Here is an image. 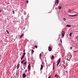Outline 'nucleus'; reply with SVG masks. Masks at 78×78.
Here are the masks:
<instances>
[{
    "label": "nucleus",
    "mask_w": 78,
    "mask_h": 78,
    "mask_svg": "<svg viewBox=\"0 0 78 78\" xmlns=\"http://www.w3.org/2000/svg\"><path fill=\"white\" fill-rule=\"evenodd\" d=\"M53 69H54V62H53Z\"/></svg>",
    "instance_id": "a878e982"
},
{
    "label": "nucleus",
    "mask_w": 78,
    "mask_h": 78,
    "mask_svg": "<svg viewBox=\"0 0 78 78\" xmlns=\"http://www.w3.org/2000/svg\"><path fill=\"white\" fill-rule=\"evenodd\" d=\"M62 38L64 37V35H65V33H66V32L64 31H62Z\"/></svg>",
    "instance_id": "f257e3e1"
},
{
    "label": "nucleus",
    "mask_w": 78,
    "mask_h": 78,
    "mask_svg": "<svg viewBox=\"0 0 78 78\" xmlns=\"http://www.w3.org/2000/svg\"><path fill=\"white\" fill-rule=\"evenodd\" d=\"M24 56H25L23 55V56L21 58V60H22V59H23V58H24Z\"/></svg>",
    "instance_id": "9d476101"
},
{
    "label": "nucleus",
    "mask_w": 78,
    "mask_h": 78,
    "mask_svg": "<svg viewBox=\"0 0 78 78\" xmlns=\"http://www.w3.org/2000/svg\"><path fill=\"white\" fill-rule=\"evenodd\" d=\"M24 36V34H22L20 37V38L21 39L22 37H23Z\"/></svg>",
    "instance_id": "39448f33"
},
{
    "label": "nucleus",
    "mask_w": 78,
    "mask_h": 78,
    "mask_svg": "<svg viewBox=\"0 0 78 78\" xmlns=\"http://www.w3.org/2000/svg\"><path fill=\"white\" fill-rule=\"evenodd\" d=\"M26 54V53L25 52L23 54V56H25Z\"/></svg>",
    "instance_id": "4be33fe9"
},
{
    "label": "nucleus",
    "mask_w": 78,
    "mask_h": 78,
    "mask_svg": "<svg viewBox=\"0 0 78 78\" xmlns=\"http://www.w3.org/2000/svg\"><path fill=\"white\" fill-rule=\"evenodd\" d=\"M25 49H24V50L23 51V52H25Z\"/></svg>",
    "instance_id": "ea45409f"
},
{
    "label": "nucleus",
    "mask_w": 78,
    "mask_h": 78,
    "mask_svg": "<svg viewBox=\"0 0 78 78\" xmlns=\"http://www.w3.org/2000/svg\"><path fill=\"white\" fill-rule=\"evenodd\" d=\"M66 27H71V26L69 25H67L66 26Z\"/></svg>",
    "instance_id": "4468645a"
},
{
    "label": "nucleus",
    "mask_w": 78,
    "mask_h": 78,
    "mask_svg": "<svg viewBox=\"0 0 78 78\" xmlns=\"http://www.w3.org/2000/svg\"><path fill=\"white\" fill-rule=\"evenodd\" d=\"M60 42L61 43V44H62V39H61L60 40Z\"/></svg>",
    "instance_id": "393cba45"
},
{
    "label": "nucleus",
    "mask_w": 78,
    "mask_h": 78,
    "mask_svg": "<svg viewBox=\"0 0 78 78\" xmlns=\"http://www.w3.org/2000/svg\"><path fill=\"white\" fill-rule=\"evenodd\" d=\"M58 76V75L56 74H55V77H56V76Z\"/></svg>",
    "instance_id": "473e14b6"
},
{
    "label": "nucleus",
    "mask_w": 78,
    "mask_h": 78,
    "mask_svg": "<svg viewBox=\"0 0 78 78\" xmlns=\"http://www.w3.org/2000/svg\"><path fill=\"white\" fill-rule=\"evenodd\" d=\"M42 69H43V65L41 64V67L40 68L41 70H42Z\"/></svg>",
    "instance_id": "0eeeda50"
},
{
    "label": "nucleus",
    "mask_w": 78,
    "mask_h": 78,
    "mask_svg": "<svg viewBox=\"0 0 78 78\" xmlns=\"http://www.w3.org/2000/svg\"><path fill=\"white\" fill-rule=\"evenodd\" d=\"M20 66V64H18L17 66V69H18L19 68V67Z\"/></svg>",
    "instance_id": "423d86ee"
},
{
    "label": "nucleus",
    "mask_w": 78,
    "mask_h": 78,
    "mask_svg": "<svg viewBox=\"0 0 78 78\" xmlns=\"http://www.w3.org/2000/svg\"><path fill=\"white\" fill-rule=\"evenodd\" d=\"M60 60L61 58H59L58 60V63H60V62H61Z\"/></svg>",
    "instance_id": "6e6552de"
},
{
    "label": "nucleus",
    "mask_w": 78,
    "mask_h": 78,
    "mask_svg": "<svg viewBox=\"0 0 78 78\" xmlns=\"http://www.w3.org/2000/svg\"><path fill=\"white\" fill-rule=\"evenodd\" d=\"M69 16H71V17H73V15H69Z\"/></svg>",
    "instance_id": "c85d7f7f"
},
{
    "label": "nucleus",
    "mask_w": 78,
    "mask_h": 78,
    "mask_svg": "<svg viewBox=\"0 0 78 78\" xmlns=\"http://www.w3.org/2000/svg\"><path fill=\"white\" fill-rule=\"evenodd\" d=\"M0 56H1L0 55Z\"/></svg>",
    "instance_id": "79ce46f5"
},
{
    "label": "nucleus",
    "mask_w": 78,
    "mask_h": 78,
    "mask_svg": "<svg viewBox=\"0 0 78 78\" xmlns=\"http://www.w3.org/2000/svg\"><path fill=\"white\" fill-rule=\"evenodd\" d=\"M26 2H27V3H28V0H27L26 1Z\"/></svg>",
    "instance_id": "c756f323"
},
{
    "label": "nucleus",
    "mask_w": 78,
    "mask_h": 78,
    "mask_svg": "<svg viewBox=\"0 0 78 78\" xmlns=\"http://www.w3.org/2000/svg\"><path fill=\"white\" fill-rule=\"evenodd\" d=\"M48 78H51V76H48Z\"/></svg>",
    "instance_id": "2f4dec72"
},
{
    "label": "nucleus",
    "mask_w": 78,
    "mask_h": 78,
    "mask_svg": "<svg viewBox=\"0 0 78 78\" xmlns=\"http://www.w3.org/2000/svg\"><path fill=\"white\" fill-rule=\"evenodd\" d=\"M65 61H66L64 60L63 62H64V64H65Z\"/></svg>",
    "instance_id": "f704fd0d"
},
{
    "label": "nucleus",
    "mask_w": 78,
    "mask_h": 78,
    "mask_svg": "<svg viewBox=\"0 0 78 78\" xmlns=\"http://www.w3.org/2000/svg\"><path fill=\"white\" fill-rule=\"evenodd\" d=\"M71 11V10L70 9H69V11H68V12H70Z\"/></svg>",
    "instance_id": "aec40b11"
},
{
    "label": "nucleus",
    "mask_w": 78,
    "mask_h": 78,
    "mask_svg": "<svg viewBox=\"0 0 78 78\" xmlns=\"http://www.w3.org/2000/svg\"><path fill=\"white\" fill-rule=\"evenodd\" d=\"M72 47H71L70 48V49H71V50H72Z\"/></svg>",
    "instance_id": "72a5a7b5"
},
{
    "label": "nucleus",
    "mask_w": 78,
    "mask_h": 78,
    "mask_svg": "<svg viewBox=\"0 0 78 78\" xmlns=\"http://www.w3.org/2000/svg\"><path fill=\"white\" fill-rule=\"evenodd\" d=\"M63 66L64 67V68L65 69V68H66V66H65V65H63Z\"/></svg>",
    "instance_id": "c9c22d12"
},
{
    "label": "nucleus",
    "mask_w": 78,
    "mask_h": 78,
    "mask_svg": "<svg viewBox=\"0 0 78 78\" xmlns=\"http://www.w3.org/2000/svg\"><path fill=\"white\" fill-rule=\"evenodd\" d=\"M41 53L39 55V57L41 58Z\"/></svg>",
    "instance_id": "cd10ccee"
},
{
    "label": "nucleus",
    "mask_w": 78,
    "mask_h": 78,
    "mask_svg": "<svg viewBox=\"0 0 78 78\" xmlns=\"http://www.w3.org/2000/svg\"><path fill=\"white\" fill-rule=\"evenodd\" d=\"M51 58H52V59H54V55H52L51 56Z\"/></svg>",
    "instance_id": "dca6fc26"
},
{
    "label": "nucleus",
    "mask_w": 78,
    "mask_h": 78,
    "mask_svg": "<svg viewBox=\"0 0 78 78\" xmlns=\"http://www.w3.org/2000/svg\"><path fill=\"white\" fill-rule=\"evenodd\" d=\"M2 12V10H0V13H1Z\"/></svg>",
    "instance_id": "58836bf2"
},
{
    "label": "nucleus",
    "mask_w": 78,
    "mask_h": 78,
    "mask_svg": "<svg viewBox=\"0 0 78 78\" xmlns=\"http://www.w3.org/2000/svg\"><path fill=\"white\" fill-rule=\"evenodd\" d=\"M30 66H31V64L29 63V64L28 65V67H27L28 69L29 70H31V68H30Z\"/></svg>",
    "instance_id": "f03ea898"
},
{
    "label": "nucleus",
    "mask_w": 78,
    "mask_h": 78,
    "mask_svg": "<svg viewBox=\"0 0 78 78\" xmlns=\"http://www.w3.org/2000/svg\"><path fill=\"white\" fill-rule=\"evenodd\" d=\"M27 62L26 61L25 62H24L23 63V64L24 65H26V64H27Z\"/></svg>",
    "instance_id": "9b49d317"
},
{
    "label": "nucleus",
    "mask_w": 78,
    "mask_h": 78,
    "mask_svg": "<svg viewBox=\"0 0 78 78\" xmlns=\"http://www.w3.org/2000/svg\"><path fill=\"white\" fill-rule=\"evenodd\" d=\"M56 2H57L58 4H59V0H56Z\"/></svg>",
    "instance_id": "f8f14e48"
},
{
    "label": "nucleus",
    "mask_w": 78,
    "mask_h": 78,
    "mask_svg": "<svg viewBox=\"0 0 78 78\" xmlns=\"http://www.w3.org/2000/svg\"><path fill=\"white\" fill-rule=\"evenodd\" d=\"M56 3H57V2H55V4L56 5Z\"/></svg>",
    "instance_id": "4c0bfd02"
},
{
    "label": "nucleus",
    "mask_w": 78,
    "mask_h": 78,
    "mask_svg": "<svg viewBox=\"0 0 78 78\" xmlns=\"http://www.w3.org/2000/svg\"><path fill=\"white\" fill-rule=\"evenodd\" d=\"M31 51H32V54H33V53H34V51L33 50H32Z\"/></svg>",
    "instance_id": "ddd939ff"
},
{
    "label": "nucleus",
    "mask_w": 78,
    "mask_h": 78,
    "mask_svg": "<svg viewBox=\"0 0 78 78\" xmlns=\"http://www.w3.org/2000/svg\"><path fill=\"white\" fill-rule=\"evenodd\" d=\"M77 37H78V36L76 37V38H77Z\"/></svg>",
    "instance_id": "a19ab883"
},
{
    "label": "nucleus",
    "mask_w": 78,
    "mask_h": 78,
    "mask_svg": "<svg viewBox=\"0 0 78 78\" xmlns=\"http://www.w3.org/2000/svg\"><path fill=\"white\" fill-rule=\"evenodd\" d=\"M66 72H67V71H66Z\"/></svg>",
    "instance_id": "37998d69"
},
{
    "label": "nucleus",
    "mask_w": 78,
    "mask_h": 78,
    "mask_svg": "<svg viewBox=\"0 0 78 78\" xmlns=\"http://www.w3.org/2000/svg\"><path fill=\"white\" fill-rule=\"evenodd\" d=\"M67 60H68V61H70V59H69V58H66Z\"/></svg>",
    "instance_id": "6ab92c4d"
},
{
    "label": "nucleus",
    "mask_w": 78,
    "mask_h": 78,
    "mask_svg": "<svg viewBox=\"0 0 78 78\" xmlns=\"http://www.w3.org/2000/svg\"><path fill=\"white\" fill-rule=\"evenodd\" d=\"M72 33H70L69 34V36H72Z\"/></svg>",
    "instance_id": "412c9836"
},
{
    "label": "nucleus",
    "mask_w": 78,
    "mask_h": 78,
    "mask_svg": "<svg viewBox=\"0 0 78 78\" xmlns=\"http://www.w3.org/2000/svg\"><path fill=\"white\" fill-rule=\"evenodd\" d=\"M78 15L77 14H76L74 15H73V17H74L75 16H76Z\"/></svg>",
    "instance_id": "2eb2a0df"
},
{
    "label": "nucleus",
    "mask_w": 78,
    "mask_h": 78,
    "mask_svg": "<svg viewBox=\"0 0 78 78\" xmlns=\"http://www.w3.org/2000/svg\"><path fill=\"white\" fill-rule=\"evenodd\" d=\"M63 20H64V21H65V20H66V19L65 18H63Z\"/></svg>",
    "instance_id": "b1692460"
},
{
    "label": "nucleus",
    "mask_w": 78,
    "mask_h": 78,
    "mask_svg": "<svg viewBox=\"0 0 78 78\" xmlns=\"http://www.w3.org/2000/svg\"><path fill=\"white\" fill-rule=\"evenodd\" d=\"M59 63L58 62V63L57 64V66H58V65H59Z\"/></svg>",
    "instance_id": "5701e85b"
},
{
    "label": "nucleus",
    "mask_w": 78,
    "mask_h": 78,
    "mask_svg": "<svg viewBox=\"0 0 78 78\" xmlns=\"http://www.w3.org/2000/svg\"><path fill=\"white\" fill-rule=\"evenodd\" d=\"M6 31L7 32L8 34H9V32H8V30H6Z\"/></svg>",
    "instance_id": "bb28decb"
},
{
    "label": "nucleus",
    "mask_w": 78,
    "mask_h": 78,
    "mask_svg": "<svg viewBox=\"0 0 78 78\" xmlns=\"http://www.w3.org/2000/svg\"><path fill=\"white\" fill-rule=\"evenodd\" d=\"M58 9H61V6L59 7Z\"/></svg>",
    "instance_id": "a211bd4d"
},
{
    "label": "nucleus",
    "mask_w": 78,
    "mask_h": 78,
    "mask_svg": "<svg viewBox=\"0 0 78 78\" xmlns=\"http://www.w3.org/2000/svg\"><path fill=\"white\" fill-rule=\"evenodd\" d=\"M23 78H26V74H25V73H24L23 74Z\"/></svg>",
    "instance_id": "7ed1b4c3"
},
{
    "label": "nucleus",
    "mask_w": 78,
    "mask_h": 78,
    "mask_svg": "<svg viewBox=\"0 0 78 78\" xmlns=\"http://www.w3.org/2000/svg\"><path fill=\"white\" fill-rule=\"evenodd\" d=\"M48 50L49 51H51V48L50 46L48 47Z\"/></svg>",
    "instance_id": "20e7f679"
},
{
    "label": "nucleus",
    "mask_w": 78,
    "mask_h": 78,
    "mask_svg": "<svg viewBox=\"0 0 78 78\" xmlns=\"http://www.w3.org/2000/svg\"><path fill=\"white\" fill-rule=\"evenodd\" d=\"M25 72H27V70L26 69Z\"/></svg>",
    "instance_id": "e433bc0d"
},
{
    "label": "nucleus",
    "mask_w": 78,
    "mask_h": 78,
    "mask_svg": "<svg viewBox=\"0 0 78 78\" xmlns=\"http://www.w3.org/2000/svg\"><path fill=\"white\" fill-rule=\"evenodd\" d=\"M25 61V60H23L21 62V64H23V62H24Z\"/></svg>",
    "instance_id": "1a4fd4ad"
},
{
    "label": "nucleus",
    "mask_w": 78,
    "mask_h": 78,
    "mask_svg": "<svg viewBox=\"0 0 78 78\" xmlns=\"http://www.w3.org/2000/svg\"><path fill=\"white\" fill-rule=\"evenodd\" d=\"M34 47L36 48H37V45L34 46Z\"/></svg>",
    "instance_id": "f3484780"
},
{
    "label": "nucleus",
    "mask_w": 78,
    "mask_h": 78,
    "mask_svg": "<svg viewBox=\"0 0 78 78\" xmlns=\"http://www.w3.org/2000/svg\"><path fill=\"white\" fill-rule=\"evenodd\" d=\"M12 12H13V14H14V13H15L14 11H12Z\"/></svg>",
    "instance_id": "7c9ffc66"
}]
</instances>
